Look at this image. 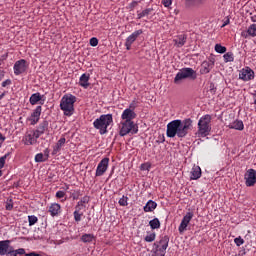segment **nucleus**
I'll return each mask as SVG.
<instances>
[{"mask_svg":"<svg viewBox=\"0 0 256 256\" xmlns=\"http://www.w3.org/2000/svg\"><path fill=\"white\" fill-rule=\"evenodd\" d=\"M48 211L51 217H57L61 213V205L59 203H52Z\"/></svg>","mask_w":256,"mask_h":256,"instance_id":"412c9836","label":"nucleus"},{"mask_svg":"<svg viewBox=\"0 0 256 256\" xmlns=\"http://www.w3.org/2000/svg\"><path fill=\"white\" fill-rule=\"evenodd\" d=\"M5 208H6V211H11L12 209H13V200H8L7 202H6V206H5Z\"/></svg>","mask_w":256,"mask_h":256,"instance_id":"c03bdc74","label":"nucleus"},{"mask_svg":"<svg viewBox=\"0 0 256 256\" xmlns=\"http://www.w3.org/2000/svg\"><path fill=\"white\" fill-rule=\"evenodd\" d=\"M90 45H91V47H97V45H99V40L95 37L91 38Z\"/></svg>","mask_w":256,"mask_h":256,"instance_id":"a18cd8bd","label":"nucleus"},{"mask_svg":"<svg viewBox=\"0 0 256 256\" xmlns=\"http://www.w3.org/2000/svg\"><path fill=\"white\" fill-rule=\"evenodd\" d=\"M254 105H256V94H255V99H254Z\"/></svg>","mask_w":256,"mask_h":256,"instance_id":"69168bd1","label":"nucleus"},{"mask_svg":"<svg viewBox=\"0 0 256 256\" xmlns=\"http://www.w3.org/2000/svg\"><path fill=\"white\" fill-rule=\"evenodd\" d=\"M252 23H256V15H253L250 17Z\"/></svg>","mask_w":256,"mask_h":256,"instance_id":"052dcab7","label":"nucleus"},{"mask_svg":"<svg viewBox=\"0 0 256 256\" xmlns=\"http://www.w3.org/2000/svg\"><path fill=\"white\" fill-rule=\"evenodd\" d=\"M11 79H6L5 81L2 82V87H9V85H12Z\"/></svg>","mask_w":256,"mask_h":256,"instance_id":"3c124183","label":"nucleus"},{"mask_svg":"<svg viewBox=\"0 0 256 256\" xmlns=\"http://www.w3.org/2000/svg\"><path fill=\"white\" fill-rule=\"evenodd\" d=\"M239 79L244 82L253 81L255 79V71L251 67L246 66L239 70Z\"/></svg>","mask_w":256,"mask_h":256,"instance_id":"6e6552de","label":"nucleus"},{"mask_svg":"<svg viewBox=\"0 0 256 256\" xmlns=\"http://www.w3.org/2000/svg\"><path fill=\"white\" fill-rule=\"evenodd\" d=\"M49 157V154L46 155V157L43 155V153H38L35 156V162L36 163H44V161Z\"/></svg>","mask_w":256,"mask_h":256,"instance_id":"f704fd0d","label":"nucleus"},{"mask_svg":"<svg viewBox=\"0 0 256 256\" xmlns=\"http://www.w3.org/2000/svg\"><path fill=\"white\" fill-rule=\"evenodd\" d=\"M191 219H193V212H187L179 225V233H185V231H187V227L189 226V223H191Z\"/></svg>","mask_w":256,"mask_h":256,"instance_id":"4468645a","label":"nucleus"},{"mask_svg":"<svg viewBox=\"0 0 256 256\" xmlns=\"http://www.w3.org/2000/svg\"><path fill=\"white\" fill-rule=\"evenodd\" d=\"M242 37L247 39V37H256V24H252L248 27L246 32L241 33Z\"/></svg>","mask_w":256,"mask_h":256,"instance_id":"b1692460","label":"nucleus"},{"mask_svg":"<svg viewBox=\"0 0 256 256\" xmlns=\"http://www.w3.org/2000/svg\"><path fill=\"white\" fill-rule=\"evenodd\" d=\"M160 256H165V254H159Z\"/></svg>","mask_w":256,"mask_h":256,"instance_id":"338daca9","label":"nucleus"},{"mask_svg":"<svg viewBox=\"0 0 256 256\" xmlns=\"http://www.w3.org/2000/svg\"><path fill=\"white\" fill-rule=\"evenodd\" d=\"M139 35H143L142 29L134 31L130 36L126 38L125 47L127 51L131 50V46L133 43H135V41H137V37H139Z\"/></svg>","mask_w":256,"mask_h":256,"instance_id":"ddd939ff","label":"nucleus"},{"mask_svg":"<svg viewBox=\"0 0 256 256\" xmlns=\"http://www.w3.org/2000/svg\"><path fill=\"white\" fill-rule=\"evenodd\" d=\"M7 57H8V54H5L2 56V59H7Z\"/></svg>","mask_w":256,"mask_h":256,"instance_id":"0e129e2a","label":"nucleus"},{"mask_svg":"<svg viewBox=\"0 0 256 256\" xmlns=\"http://www.w3.org/2000/svg\"><path fill=\"white\" fill-rule=\"evenodd\" d=\"M111 123H113V114H102L94 120L93 127L99 131L100 135H105Z\"/></svg>","mask_w":256,"mask_h":256,"instance_id":"7ed1b4c3","label":"nucleus"},{"mask_svg":"<svg viewBox=\"0 0 256 256\" xmlns=\"http://www.w3.org/2000/svg\"><path fill=\"white\" fill-rule=\"evenodd\" d=\"M162 5H164V7H171L173 0H162Z\"/></svg>","mask_w":256,"mask_h":256,"instance_id":"de8ad7c7","label":"nucleus"},{"mask_svg":"<svg viewBox=\"0 0 256 256\" xmlns=\"http://www.w3.org/2000/svg\"><path fill=\"white\" fill-rule=\"evenodd\" d=\"M81 211L79 210H75L73 215H74V221H76L77 223H79V221H81V217H83V213H80Z\"/></svg>","mask_w":256,"mask_h":256,"instance_id":"ea45409f","label":"nucleus"},{"mask_svg":"<svg viewBox=\"0 0 256 256\" xmlns=\"http://www.w3.org/2000/svg\"><path fill=\"white\" fill-rule=\"evenodd\" d=\"M157 238V234H155V232L147 234L144 238V241H146V243H153V241H155V239Z\"/></svg>","mask_w":256,"mask_h":256,"instance_id":"c9c22d12","label":"nucleus"},{"mask_svg":"<svg viewBox=\"0 0 256 256\" xmlns=\"http://www.w3.org/2000/svg\"><path fill=\"white\" fill-rule=\"evenodd\" d=\"M37 221H39L37 216H35V215L28 216V223H29L30 227H33V225H35V223H37Z\"/></svg>","mask_w":256,"mask_h":256,"instance_id":"58836bf2","label":"nucleus"},{"mask_svg":"<svg viewBox=\"0 0 256 256\" xmlns=\"http://www.w3.org/2000/svg\"><path fill=\"white\" fill-rule=\"evenodd\" d=\"M137 106L135 105V101H133L130 105H129V108L128 109H131L132 111H135V108Z\"/></svg>","mask_w":256,"mask_h":256,"instance_id":"5fc2aeb1","label":"nucleus"},{"mask_svg":"<svg viewBox=\"0 0 256 256\" xmlns=\"http://www.w3.org/2000/svg\"><path fill=\"white\" fill-rule=\"evenodd\" d=\"M156 248V253L159 255H165L167 253V247H169V237L164 236L160 241L159 244L154 243Z\"/></svg>","mask_w":256,"mask_h":256,"instance_id":"9d476101","label":"nucleus"},{"mask_svg":"<svg viewBox=\"0 0 256 256\" xmlns=\"http://www.w3.org/2000/svg\"><path fill=\"white\" fill-rule=\"evenodd\" d=\"M63 189H64V191H69V185H68V184H66V185H65V187H64Z\"/></svg>","mask_w":256,"mask_h":256,"instance_id":"680f3d73","label":"nucleus"},{"mask_svg":"<svg viewBox=\"0 0 256 256\" xmlns=\"http://www.w3.org/2000/svg\"><path fill=\"white\" fill-rule=\"evenodd\" d=\"M65 195H67V193L65 191L59 190L56 192V199H63L65 197Z\"/></svg>","mask_w":256,"mask_h":256,"instance_id":"37998d69","label":"nucleus"},{"mask_svg":"<svg viewBox=\"0 0 256 256\" xmlns=\"http://www.w3.org/2000/svg\"><path fill=\"white\" fill-rule=\"evenodd\" d=\"M130 7H131V9H135V7H137V1H133V2L130 4Z\"/></svg>","mask_w":256,"mask_h":256,"instance_id":"bf43d9fd","label":"nucleus"},{"mask_svg":"<svg viewBox=\"0 0 256 256\" xmlns=\"http://www.w3.org/2000/svg\"><path fill=\"white\" fill-rule=\"evenodd\" d=\"M25 256H41V255H39L38 253H35V252H30L28 254H25Z\"/></svg>","mask_w":256,"mask_h":256,"instance_id":"13d9d810","label":"nucleus"},{"mask_svg":"<svg viewBox=\"0 0 256 256\" xmlns=\"http://www.w3.org/2000/svg\"><path fill=\"white\" fill-rule=\"evenodd\" d=\"M183 79H197V72H195L193 68H182L176 74L174 83L177 85L179 81H183Z\"/></svg>","mask_w":256,"mask_h":256,"instance_id":"423d86ee","label":"nucleus"},{"mask_svg":"<svg viewBox=\"0 0 256 256\" xmlns=\"http://www.w3.org/2000/svg\"><path fill=\"white\" fill-rule=\"evenodd\" d=\"M141 169L142 171H149V169H151V166L148 164H142Z\"/></svg>","mask_w":256,"mask_h":256,"instance_id":"603ef678","label":"nucleus"},{"mask_svg":"<svg viewBox=\"0 0 256 256\" xmlns=\"http://www.w3.org/2000/svg\"><path fill=\"white\" fill-rule=\"evenodd\" d=\"M40 136H37V132L32 130L30 132H26L23 137L24 145H35Z\"/></svg>","mask_w":256,"mask_h":256,"instance_id":"f8f14e48","label":"nucleus"},{"mask_svg":"<svg viewBox=\"0 0 256 256\" xmlns=\"http://www.w3.org/2000/svg\"><path fill=\"white\" fill-rule=\"evenodd\" d=\"M41 106H37L30 116L31 125H37L41 119Z\"/></svg>","mask_w":256,"mask_h":256,"instance_id":"6ab92c4d","label":"nucleus"},{"mask_svg":"<svg viewBox=\"0 0 256 256\" xmlns=\"http://www.w3.org/2000/svg\"><path fill=\"white\" fill-rule=\"evenodd\" d=\"M4 77H5V71L0 70V81H3Z\"/></svg>","mask_w":256,"mask_h":256,"instance_id":"6e6d98bb","label":"nucleus"},{"mask_svg":"<svg viewBox=\"0 0 256 256\" xmlns=\"http://www.w3.org/2000/svg\"><path fill=\"white\" fill-rule=\"evenodd\" d=\"M49 128V122L47 120H44L42 123L39 124L36 130V136L41 137L43 133H45V130Z\"/></svg>","mask_w":256,"mask_h":256,"instance_id":"4be33fe9","label":"nucleus"},{"mask_svg":"<svg viewBox=\"0 0 256 256\" xmlns=\"http://www.w3.org/2000/svg\"><path fill=\"white\" fill-rule=\"evenodd\" d=\"M191 219H193V212H187L179 225V233H185V231H187V227L189 226V223H191Z\"/></svg>","mask_w":256,"mask_h":256,"instance_id":"2eb2a0df","label":"nucleus"},{"mask_svg":"<svg viewBox=\"0 0 256 256\" xmlns=\"http://www.w3.org/2000/svg\"><path fill=\"white\" fill-rule=\"evenodd\" d=\"M94 240H95V235L93 234H83L81 237V241L83 243H93Z\"/></svg>","mask_w":256,"mask_h":256,"instance_id":"473e14b6","label":"nucleus"},{"mask_svg":"<svg viewBox=\"0 0 256 256\" xmlns=\"http://www.w3.org/2000/svg\"><path fill=\"white\" fill-rule=\"evenodd\" d=\"M136 117L137 113H135V110H132L131 108H126L121 114L122 121H133Z\"/></svg>","mask_w":256,"mask_h":256,"instance_id":"a211bd4d","label":"nucleus"},{"mask_svg":"<svg viewBox=\"0 0 256 256\" xmlns=\"http://www.w3.org/2000/svg\"><path fill=\"white\" fill-rule=\"evenodd\" d=\"M213 67H215V61L213 60L202 62L200 69L201 75H207V73H211V69H213Z\"/></svg>","mask_w":256,"mask_h":256,"instance_id":"f3484780","label":"nucleus"},{"mask_svg":"<svg viewBox=\"0 0 256 256\" xmlns=\"http://www.w3.org/2000/svg\"><path fill=\"white\" fill-rule=\"evenodd\" d=\"M107 169H109V158H103L96 168L95 177H103L105 173L107 172Z\"/></svg>","mask_w":256,"mask_h":256,"instance_id":"9b49d317","label":"nucleus"},{"mask_svg":"<svg viewBox=\"0 0 256 256\" xmlns=\"http://www.w3.org/2000/svg\"><path fill=\"white\" fill-rule=\"evenodd\" d=\"M228 128L235 129L236 131H243L245 129V125L242 120H235L228 125Z\"/></svg>","mask_w":256,"mask_h":256,"instance_id":"393cba45","label":"nucleus"},{"mask_svg":"<svg viewBox=\"0 0 256 256\" xmlns=\"http://www.w3.org/2000/svg\"><path fill=\"white\" fill-rule=\"evenodd\" d=\"M13 69L15 75H23L29 69V64H27V60L21 59L15 62Z\"/></svg>","mask_w":256,"mask_h":256,"instance_id":"1a4fd4ad","label":"nucleus"},{"mask_svg":"<svg viewBox=\"0 0 256 256\" xmlns=\"http://www.w3.org/2000/svg\"><path fill=\"white\" fill-rule=\"evenodd\" d=\"M153 13V8H146L142 12L137 11V19H143V17H149Z\"/></svg>","mask_w":256,"mask_h":256,"instance_id":"c756f323","label":"nucleus"},{"mask_svg":"<svg viewBox=\"0 0 256 256\" xmlns=\"http://www.w3.org/2000/svg\"><path fill=\"white\" fill-rule=\"evenodd\" d=\"M139 133V125L133 121L122 120L119 124V135L125 137L127 135H137Z\"/></svg>","mask_w":256,"mask_h":256,"instance_id":"20e7f679","label":"nucleus"},{"mask_svg":"<svg viewBox=\"0 0 256 256\" xmlns=\"http://www.w3.org/2000/svg\"><path fill=\"white\" fill-rule=\"evenodd\" d=\"M42 97H41V93L37 92L34 93L30 96V105H37V103H39V101H41Z\"/></svg>","mask_w":256,"mask_h":256,"instance_id":"7c9ffc66","label":"nucleus"},{"mask_svg":"<svg viewBox=\"0 0 256 256\" xmlns=\"http://www.w3.org/2000/svg\"><path fill=\"white\" fill-rule=\"evenodd\" d=\"M5 136H3L2 133H0V143L3 144L5 142Z\"/></svg>","mask_w":256,"mask_h":256,"instance_id":"4d7b16f0","label":"nucleus"},{"mask_svg":"<svg viewBox=\"0 0 256 256\" xmlns=\"http://www.w3.org/2000/svg\"><path fill=\"white\" fill-rule=\"evenodd\" d=\"M80 196H81L80 190H75L73 193H71V197L74 201H77V199H79Z\"/></svg>","mask_w":256,"mask_h":256,"instance_id":"79ce46f5","label":"nucleus"},{"mask_svg":"<svg viewBox=\"0 0 256 256\" xmlns=\"http://www.w3.org/2000/svg\"><path fill=\"white\" fill-rule=\"evenodd\" d=\"M197 179H201V167L194 165L190 172V181H197Z\"/></svg>","mask_w":256,"mask_h":256,"instance_id":"aec40b11","label":"nucleus"},{"mask_svg":"<svg viewBox=\"0 0 256 256\" xmlns=\"http://www.w3.org/2000/svg\"><path fill=\"white\" fill-rule=\"evenodd\" d=\"M225 63H233L235 61V56L233 52H228L223 55Z\"/></svg>","mask_w":256,"mask_h":256,"instance_id":"72a5a7b5","label":"nucleus"},{"mask_svg":"<svg viewBox=\"0 0 256 256\" xmlns=\"http://www.w3.org/2000/svg\"><path fill=\"white\" fill-rule=\"evenodd\" d=\"M206 0H185L186 7H199V5H203Z\"/></svg>","mask_w":256,"mask_h":256,"instance_id":"c85d7f7f","label":"nucleus"},{"mask_svg":"<svg viewBox=\"0 0 256 256\" xmlns=\"http://www.w3.org/2000/svg\"><path fill=\"white\" fill-rule=\"evenodd\" d=\"M229 23H230V20H229V18H226L224 21H223V24H222V28L223 27H227V25H229Z\"/></svg>","mask_w":256,"mask_h":256,"instance_id":"864d4df0","label":"nucleus"},{"mask_svg":"<svg viewBox=\"0 0 256 256\" xmlns=\"http://www.w3.org/2000/svg\"><path fill=\"white\" fill-rule=\"evenodd\" d=\"M77 101V97L72 94H66L62 97L60 101V109L63 111L66 117H71L73 113H75V103Z\"/></svg>","mask_w":256,"mask_h":256,"instance_id":"f03ea898","label":"nucleus"},{"mask_svg":"<svg viewBox=\"0 0 256 256\" xmlns=\"http://www.w3.org/2000/svg\"><path fill=\"white\" fill-rule=\"evenodd\" d=\"M128 201L129 197L123 195L122 198L119 199L118 203L120 207H127L129 205Z\"/></svg>","mask_w":256,"mask_h":256,"instance_id":"e433bc0d","label":"nucleus"},{"mask_svg":"<svg viewBox=\"0 0 256 256\" xmlns=\"http://www.w3.org/2000/svg\"><path fill=\"white\" fill-rule=\"evenodd\" d=\"M67 139L62 137L58 140V142L53 146L52 155H57L61 151V147H63L66 143Z\"/></svg>","mask_w":256,"mask_h":256,"instance_id":"a878e982","label":"nucleus"},{"mask_svg":"<svg viewBox=\"0 0 256 256\" xmlns=\"http://www.w3.org/2000/svg\"><path fill=\"white\" fill-rule=\"evenodd\" d=\"M246 181V187H253L256 183V171L255 169H249L244 177Z\"/></svg>","mask_w":256,"mask_h":256,"instance_id":"dca6fc26","label":"nucleus"},{"mask_svg":"<svg viewBox=\"0 0 256 256\" xmlns=\"http://www.w3.org/2000/svg\"><path fill=\"white\" fill-rule=\"evenodd\" d=\"M144 212L145 213H151L154 210L157 209V202L153 201V200H149L146 205L144 206Z\"/></svg>","mask_w":256,"mask_h":256,"instance_id":"cd10ccee","label":"nucleus"},{"mask_svg":"<svg viewBox=\"0 0 256 256\" xmlns=\"http://www.w3.org/2000/svg\"><path fill=\"white\" fill-rule=\"evenodd\" d=\"M3 97H5V93L0 94V101L3 99Z\"/></svg>","mask_w":256,"mask_h":256,"instance_id":"e2e57ef3","label":"nucleus"},{"mask_svg":"<svg viewBox=\"0 0 256 256\" xmlns=\"http://www.w3.org/2000/svg\"><path fill=\"white\" fill-rule=\"evenodd\" d=\"M149 225L151 229H161V221H159V218L150 220Z\"/></svg>","mask_w":256,"mask_h":256,"instance_id":"2f4dec72","label":"nucleus"},{"mask_svg":"<svg viewBox=\"0 0 256 256\" xmlns=\"http://www.w3.org/2000/svg\"><path fill=\"white\" fill-rule=\"evenodd\" d=\"M0 255L17 256L16 250L11 246V240L0 241Z\"/></svg>","mask_w":256,"mask_h":256,"instance_id":"0eeeda50","label":"nucleus"},{"mask_svg":"<svg viewBox=\"0 0 256 256\" xmlns=\"http://www.w3.org/2000/svg\"><path fill=\"white\" fill-rule=\"evenodd\" d=\"M89 79H91V76L89 74H82L79 79V85L80 87H83L84 89L89 88Z\"/></svg>","mask_w":256,"mask_h":256,"instance_id":"5701e85b","label":"nucleus"},{"mask_svg":"<svg viewBox=\"0 0 256 256\" xmlns=\"http://www.w3.org/2000/svg\"><path fill=\"white\" fill-rule=\"evenodd\" d=\"M211 133V115L206 114L198 121V137H207Z\"/></svg>","mask_w":256,"mask_h":256,"instance_id":"39448f33","label":"nucleus"},{"mask_svg":"<svg viewBox=\"0 0 256 256\" xmlns=\"http://www.w3.org/2000/svg\"><path fill=\"white\" fill-rule=\"evenodd\" d=\"M85 204H82L80 201H78L76 207H75V211H82V209H85Z\"/></svg>","mask_w":256,"mask_h":256,"instance_id":"49530a36","label":"nucleus"},{"mask_svg":"<svg viewBox=\"0 0 256 256\" xmlns=\"http://www.w3.org/2000/svg\"><path fill=\"white\" fill-rule=\"evenodd\" d=\"M16 256L20 255V256H23L25 255V248H19V249H16Z\"/></svg>","mask_w":256,"mask_h":256,"instance_id":"8fccbe9b","label":"nucleus"},{"mask_svg":"<svg viewBox=\"0 0 256 256\" xmlns=\"http://www.w3.org/2000/svg\"><path fill=\"white\" fill-rule=\"evenodd\" d=\"M193 127V120L187 118L185 120H173L167 124L166 135L170 139L178 137L183 139L187 137L190 129Z\"/></svg>","mask_w":256,"mask_h":256,"instance_id":"f257e3e1","label":"nucleus"},{"mask_svg":"<svg viewBox=\"0 0 256 256\" xmlns=\"http://www.w3.org/2000/svg\"><path fill=\"white\" fill-rule=\"evenodd\" d=\"M1 145H2V144L0 143V148H1Z\"/></svg>","mask_w":256,"mask_h":256,"instance_id":"774afa93","label":"nucleus"},{"mask_svg":"<svg viewBox=\"0 0 256 256\" xmlns=\"http://www.w3.org/2000/svg\"><path fill=\"white\" fill-rule=\"evenodd\" d=\"M215 51L216 53H226L227 52V48L225 46H222L221 44H216L215 45Z\"/></svg>","mask_w":256,"mask_h":256,"instance_id":"4c0bfd02","label":"nucleus"},{"mask_svg":"<svg viewBox=\"0 0 256 256\" xmlns=\"http://www.w3.org/2000/svg\"><path fill=\"white\" fill-rule=\"evenodd\" d=\"M173 41H174V45L176 47H183V45H185V43H187V36L185 34H181V35L177 36V38L174 39Z\"/></svg>","mask_w":256,"mask_h":256,"instance_id":"bb28decb","label":"nucleus"},{"mask_svg":"<svg viewBox=\"0 0 256 256\" xmlns=\"http://www.w3.org/2000/svg\"><path fill=\"white\" fill-rule=\"evenodd\" d=\"M234 243L237 247H241L245 243V240L239 236L234 239Z\"/></svg>","mask_w":256,"mask_h":256,"instance_id":"a19ab883","label":"nucleus"},{"mask_svg":"<svg viewBox=\"0 0 256 256\" xmlns=\"http://www.w3.org/2000/svg\"><path fill=\"white\" fill-rule=\"evenodd\" d=\"M89 201H91V199L89 198V196H84L83 198H81L80 202L84 205H87V203H89Z\"/></svg>","mask_w":256,"mask_h":256,"instance_id":"09e8293b","label":"nucleus"}]
</instances>
